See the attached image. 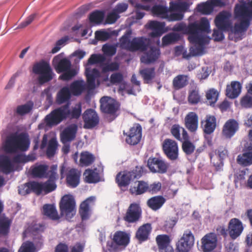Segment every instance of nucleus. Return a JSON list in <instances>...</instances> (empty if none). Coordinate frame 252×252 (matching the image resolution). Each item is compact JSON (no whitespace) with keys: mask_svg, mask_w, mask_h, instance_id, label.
<instances>
[{"mask_svg":"<svg viewBox=\"0 0 252 252\" xmlns=\"http://www.w3.org/2000/svg\"><path fill=\"white\" fill-rule=\"evenodd\" d=\"M33 107V103L31 101L17 106L16 112L20 115H25L31 111Z\"/></svg>","mask_w":252,"mask_h":252,"instance_id":"53","label":"nucleus"},{"mask_svg":"<svg viewBox=\"0 0 252 252\" xmlns=\"http://www.w3.org/2000/svg\"><path fill=\"white\" fill-rule=\"evenodd\" d=\"M120 17L119 15L117 14L113 10L112 12L109 13L105 20V24H111L114 23Z\"/></svg>","mask_w":252,"mask_h":252,"instance_id":"64","label":"nucleus"},{"mask_svg":"<svg viewBox=\"0 0 252 252\" xmlns=\"http://www.w3.org/2000/svg\"><path fill=\"white\" fill-rule=\"evenodd\" d=\"M165 24L163 22H159L156 21H151L148 23V27L153 30V32L150 33L151 37H159L163 32V28Z\"/></svg>","mask_w":252,"mask_h":252,"instance_id":"33","label":"nucleus"},{"mask_svg":"<svg viewBox=\"0 0 252 252\" xmlns=\"http://www.w3.org/2000/svg\"><path fill=\"white\" fill-rule=\"evenodd\" d=\"M95 198L91 196L81 204L80 214L83 220H86L89 215L90 205L95 201Z\"/></svg>","mask_w":252,"mask_h":252,"instance_id":"35","label":"nucleus"},{"mask_svg":"<svg viewBox=\"0 0 252 252\" xmlns=\"http://www.w3.org/2000/svg\"><path fill=\"white\" fill-rule=\"evenodd\" d=\"M135 7L136 8L135 16L137 19H141L144 15V13L141 11V10H145L148 11L150 9V7L149 6L142 5L140 4H137L135 5Z\"/></svg>","mask_w":252,"mask_h":252,"instance_id":"60","label":"nucleus"},{"mask_svg":"<svg viewBox=\"0 0 252 252\" xmlns=\"http://www.w3.org/2000/svg\"><path fill=\"white\" fill-rule=\"evenodd\" d=\"M100 102L101 110L104 113L113 114L118 109V103L110 97H102L100 100Z\"/></svg>","mask_w":252,"mask_h":252,"instance_id":"19","label":"nucleus"},{"mask_svg":"<svg viewBox=\"0 0 252 252\" xmlns=\"http://www.w3.org/2000/svg\"><path fill=\"white\" fill-rule=\"evenodd\" d=\"M239 124L234 119H229L224 124L222 131V135L226 138L232 137L238 130Z\"/></svg>","mask_w":252,"mask_h":252,"instance_id":"24","label":"nucleus"},{"mask_svg":"<svg viewBox=\"0 0 252 252\" xmlns=\"http://www.w3.org/2000/svg\"><path fill=\"white\" fill-rule=\"evenodd\" d=\"M32 71L35 74L39 75L38 81L41 85L49 81L53 78L52 69L47 62L36 63L33 65Z\"/></svg>","mask_w":252,"mask_h":252,"instance_id":"9","label":"nucleus"},{"mask_svg":"<svg viewBox=\"0 0 252 252\" xmlns=\"http://www.w3.org/2000/svg\"><path fill=\"white\" fill-rule=\"evenodd\" d=\"M174 31L181 32L189 34L188 39L190 42L202 44L208 40L205 33L211 32L210 22L205 17L202 18L199 22L189 24L188 26L183 23L176 24L172 29Z\"/></svg>","mask_w":252,"mask_h":252,"instance_id":"2","label":"nucleus"},{"mask_svg":"<svg viewBox=\"0 0 252 252\" xmlns=\"http://www.w3.org/2000/svg\"><path fill=\"white\" fill-rule=\"evenodd\" d=\"M117 45H110V44H105L102 47V51L104 53L110 56H113L116 52Z\"/></svg>","mask_w":252,"mask_h":252,"instance_id":"57","label":"nucleus"},{"mask_svg":"<svg viewBox=\"0 0 252 252\" xmlns=\"http://www.w3.org/2000/svg\"><path fill=\"white\" fill-rule=\"evenodd\" d=\"M148 184L143 181H138L134 183L130 189V191L132 194H141L148 190Z\"/></svg>","mask_w":252,"mask_h":252,"instance_id":"37","label":"nucleus"},{"mask_svg":"<svg viewBox=\"0 0 252 252\" xmlns=\"http://www.w3.org/2000/svg\"><path fill=\"white\" fill-rule=\"evenodd\" d=\"M66 175L67 184L73 188L77 187L80 182V172L74 168H68Z\"/></svg>","mask_w":252,"mask_h":252,"instance_id":"27","label":"nucleus"},{"mask_svg":"<svg viewBox=\"0 0 252 252\" xmlns=\"http://www.w3.org/2000/svg\"><path fill=\"white\" fill-rule=\"evenodd\" d=\"M140 73L146 83H149L155 76L154 69L152 68L141 70Z\"/></svg>","mask_w":252,"mask_h":252,"instance_id":"49","label":"nucleus"},{"mask_svg":"<svg viewBox=\"0 0 252 252\" xmlns=\"http://www.w3.org/2000/svg\"><path fill=\"white\" fill-rule=\"evenodd\" d=\"M241 89L242 85L239 82L232 81L230 85H227L226 95L230 98H235L240 94Z\"/></svg>","mask_w":252,"mask_h":252,"instance_id":"32","label":"nucleus"},{"mask_svg":"<svg viewBox=\"0 0 252 252\" xmlns=\"http://www.w3.org/2000/svg\"><path fill=\"white\" fill-rule=\"evenodd\" d=\"M86 87V84L84 81L77 80L71 84L70 90L72 94L78 95L85 91Z\"/></svg>","mask_w":252,"mask_h":252,"instance_id":"39","label":"nucleus"},{"mask_svg":"<svg viewBox=\"0 0 252 252\" xmlns=\"http://www.w3.org/2000/svg\"><path fill=\"white\" fill-rule=\"evenodd\" d=\"M228 229L230 237L235 239L241 235L244 227L242 222L239 220L233 218L230 220Z\"/></svg>","mask_w":252,"mask_h":252,"instance_id":"21","label":"nucleus"},{"mask_svg":"<svg viewBox=\"0 0 252 252\" xmlns=\"http://www.w3.org/2000/svg\"><path fill=\"white\" fill-rule=\"evenodd\" d=\"M235 17L238 20L237 23L232 30L230 38L233 35L240 36L243 32H245L250 26L252 19V0L248 3L237 4L235 6Z\"/></svg>","mask_w":252,"mask_h":252,"instance_id":"3","label":"nucleus"},{"mask_svg":"<svg viewBox=\"0 0 252 252\" xmlns=\"http://www.w3.org/2000/svg\"><path fill=\"white\" fill-rule=\"evenodd\" d=\"M151 229V225L149 223L143 225L138 229L136 234V237L139 241H145L148 239Z\"/></svg>","mask_w":252,"mask_h":252,"instance_id":"36","label":"nucleus"},{"mask_svg":"<svg viewBox=\"0 0 252 252\" xmlns=\"http://www.w3.org/2000/svg\"><path fill=\"white\" fill-rule=\"evenodd\" d=\"M188 6L187 3L180 2L173 5L171 8L173 10L179 11L178 12H173V13H181L183 15V13L187 9Z\"/></svg>","mask_w":252,"mask_h":252,"instance_id":"58","label":"nucleus"},{"mask_svg":"<svg viewBox=\"0 0 252 252\" xmlns=\"http://www.w3.org/2000/svg\"><path fill=\"white\" fill-rule=\"evenodd\" d=\"M95 35L98 40L105 41L111 37V34L105 31H97L95 32Z\"/></svg>","mask_w":252,"mask_h":252,"instance_id":"59","label":"nucleus"},{"mask_svg":"<svg viewBox=\"0 0 252 252\" xmlns=\"http://www.w3.org/2000/svg\"><path fill=\"white\" fill-rule=\"evenodd\" d=\"M156 241L159 248L163 250L169 245L170 240L167 235H159L156 237Z\"/></svg>","mask_w":252,"mask_h":252,"instance_id":"51","label":"nucleus"},{"mask_svg":"<svg viewBox=\"0 0 252 252\" xmlns=\"http://www.w3.org/2000/svg\"><path fill=\"white\" fill-rule=\"evenodd\" d=\"M210 38L208 37V40L205 42H203L202 44H199L192 43L194 45L190 47L189 54H187V51L184 50L182 54L183 57L185 59H189L191 56L202 55L203 53L204 45L207 44Z\"/></svg>","mask_w":252,"mask_h":252,"instance_id":"28","label":"nucleus"},{"mask_svg":"<svg viewBox=\"0 0 252 252\" xmlns=\"http://www.w3.org/2000/svg\"><path fill=\"white\" fill-rule=\"evenodd\" d=\"M29 146V140L23 134L11 133L5 137L2 134L0 150L9 154L0 155V171L8 174L19 170L20 163L33 161L35 158L33 156H26L22 154H13L18 151L27 150Z\"/></svg>","mask_w":252,"mask_h":252,"instance_id":"1","label":"nucleus"},{"mask_svg":"<svg viewBox=\"0 0 252 252\" xmlns=\"http://www.w3.org/2000/svg\"><path fill=\"white\" fill-rule=\"evenodd\" d=\"M141 214L139 206L137 204H131L128 208L125 220L128 222H134L138 220Z\"/></svg>","mask_w":252,"mask_h":252,"instance_id":"31","label":"nucleus"},{"mask_svg":"<svg viewBox=\"0 0 252 252\" xmlns=\"http://www.w3.org/2000/svg\"><path fill=\"white\" fill-rule=\"evenodd\" d=\"M203 131L205 133L211 134L216 127V119L214 116L207 115L205 119L201 122Z\"/></svg>","mask_w":252,"mask_h":252,"instance_id":"30","label":"nucleus"},{"mask_svg":"<svg viewBox=\"0 0 252 252\" xmlns=\"http://www.w3.org/2000/svg\"><path fill=\"white\" fill-rule=\"evenodd\" d=\"M189 77L187 75H179L173 80V85L176 89H179L186 86L188 83Z\"/></svg>","mask_w":252,"mask_h":252,"instance_id":"43","label":"nucleus"},{"mask_svg":"<svg viewBox=\"0 0 252 252\" xmlns=\"http://www.w3.org/2000/svg\"><path fill=\"white\" fill-rule=\"evenodd\" d=\"M251 95L247 93L241 98L240 104L243 107L252 108V95Z\"/></svg>","mask_w":252,"mask_h":252,"instance_id":"56","label":"nucleus"},{"mask_svg":"<svg viewBox=\"0 0 252 252\" xmlns=\"http://www.w3.org/2000/svg\"><path fill=\"white\" fill-rule=\"evenodd\" d=\"M206 95L208 103L212 105L217 102L219 96V93L215 89H211L207 91Z\"/></svg>","mask_w":252,"mask_h":252,"instance_id":"52","label":"nucleus"},{"mask_svg":"<svg viewBox=\"0 0 252 252\" xmlns=\"http://www.w3.org/2000/svg\"><path fill=\"white\" fill-rule=\"evenodd\" d=\"M194 236L189 230L184 232L176 244L178 252H189L194 244Z\"/></svg>","mask_w":252,"mask_h":252,"instance_id":"14","label":"nucleus"},{"mask_svg":"<svg viewBox=\"0 0 252 252\" xmlns=\"http://www.w3.org/2000/svg\"><path fill=\"white\" fill-rule=\"evenodd\" d=\"M129 243V237L126 233L118 231L115 233L113 241L107 243V247L111 252H117L125 248Z\"/></svg>","mask_w":252,"mask_h":252,"instance_id":"10","label":"nucleus"},{"mask_svg":"<svg viewBox=\"0 0 252 252\" xmlns=\"http://www.w3.org/2000/svg\"><path fill=\"white\" fill-rule=\"evenodd\" d=\"M56 188L55 183L48 181L44 183L32 182L21 185L19 187V193L21 195H26L33 191L37 194H46L54 190Z\"/></svg>","mask_w":252,"mask_h":252,"instance_id":"7","label":"nucleus"},{"mask_svg":"<svg viewBox=\"0 0 252 252\" xmlns=\"http://www.w3.org/2000/svg\"><path fill=\"white\" fill-rule=\"evenodd\" d=\"M146 39L144 38H135L131 41L128 39V35H123L120 41V46L130 51L142 50L145 48Z\"/></svg>","mask_w":252,"mask_h":252,"instance_id":"11","label":"nucleus"},{"mask_svg":"<svg viewBox=\"0 0 252 252\" xmlns=\"http://www.w3.org/2000/svg\"><path fill=\"white\" fill-rule=\"evenodd\" d=\"M237 160L241 164L244 165L252 164V143L242 155L238 156Z\"/></svg>","mask_w":252,"mask_h":252,"instance_id":"34","label":"nucleus"},{"mask_svg":"<svg viewBox=\"0 0 252 252\" xmlns=\"http://www.w3.org/2000/svg\"><path fill=\"white\" fill-rule=\"evenodd\" d=\"M234 13H235V10H234ZM235 18L237 20L236 24L238 20L235 17ZM231 14L230 12L226 11H223L220 12L216 17L214 22L216 26L219 29H220L222 31H227L228 29H230V32L229 34V38L235 41H238L242 38V36L244 34L245 32H243L240 37H237V35H233V39L230 38V35L232 32V30L234 28L235 25L233 27H231L232 25V21H231Z\"/></svg>","mask_w":252,"mask_h":252,"instance_id":"8","label":"nucleus"},{"mask_svg":"<svg viewBox=\"0 0 252 252\" xmlns=\"http://www.w3.org/2000/svg\"><path fill=\"white\" fill-rule=\"evenodd\" d=\"M85 180L89 183H95L99 181V175L96 169H87L84 173Z\"/></svg>","mask_w":252,"mask_h":252,"instance_id":"44","label":"nucleus"},{"mask_svg":"<svg viewBox=\"0 0 252 252\" xmlns=\"http://www.w3.org/2000/svg\"><path fill=\"white\" fill-rule=\"evenodd\" d=\"M148 41L146 39L145 48L142 51L146 50L141 58V61L146 64H149L155 61L159 55V51L154 47H147Z\"/></svg>","mask_w":252,"mask_h":252,"instance_id":"18","label":"nucleus"},{"mask_svg":"<svg viewBox=\"0 0 252 252\" xmlns=\"http://www.w3.org/2000/svg\"><path fill=\"white\" fill-rule=\"evenodd\" d=\"M11 224V220L8 218L3 216L0 217V233L6 234L8 233L9 226Z\"/></svg>","mask_w":252,"mask_h":252,"instance_id":"50","label":"nucleus"},{"mask_svg":"<svg viewBox=\"0 0 252 252\" xmlns=\"http://www.w3.org/2000/svg\"><path fill=\"white\" fill-rule=\"evenodd\" d=\"M200 98V96L198 94V91L193 90L189 94L188 100L189 103L191 104H196L199 101Z\"/></svg>","mask_w":252,"mask_h":252,"instance_id":"63","label":"nucleus"},{"mask_svg":"<svg viewBox=\"0 0 252 252\" xmlns=\"http://www.w3.org/2000/svg\"><path fill=\"white\" fill-rule=\"evenodd\" d=\"M224 3L221 0H208L206 2L198 5V11L204 14H210L212 13L215 7L222 6Z\"/></svg>","mask_w":252,"mask_h":252,"instance_id":"22","label":"nucleus"},{"mask_svg":"<svg viewBox=\"0 0 252 252\" xmlns=\"http://www.w3.org/2000/svg\"><path fill=\"white\" fill-rule=\"evenodd\" d=\"M18 252H35V247L32 242L26 241L22 244Z\"/></svg>","mask_w":252,"mask_h":252,"instance_id":"55","label":"nucleus"},{"mask_svg":"<svg viewBox=\"0 0 252 252\" xmlns=\"http://www.w3.org/2000/svg\"><path fill=\"white\" fill-rule=\"evenodd\" d=\"M171 132L173 136L178 140H181V135L184 140L188 138V133L186 130L178 125H174L172 126Z\"/></svg>","mask_w":252,"mask_h":252,"instance_id":"40","label":"nucleus"},{"mask_svg":"<svg viewBox=\"0 0 252 252\" xmlns=\"http://www.w3.org/2000/svg\"><path fill=\"white\" fill-rule=\"evenodd\" d=\"M180 35L178 33L171 32L166 34L162 37V45L166 46L175 43L179 40Z\"/></svg>","mask_w":252,"mask_h":252,"instance_id":"47","label":"nucleus"},{"mask_svg":"<svg viewBox=\"0 0 252 252\" xmlns=\"http://www.w3.org/2000/svg\"><path fill=\"white\" fill-rule=\"evenodd\" d=\"M43 212L44 215L50 219L57 220L59 219V216L55 207L53 205L46 204L43 207Z\"/></svg>","mask_w":252,"mask_h":252,"instance_id":"41","label":"nucleus"},{"mask_svg":"<svg viewBox=\"0 0 252 252\" xmlns=\"http://www.w3.org/2000/svg\"><path fill=\"white\" fill-rule=\"evenodd\" d=\"M165 202L163 197L160 196H157L150 198L147 202L149 207L154 210L160 208Z\"/></svg>","mask_w":252,"mask_h":252,"instance_id":"42","label":"nucleus"},{"mask_svg":"<svg viewBox=\"0 0 252 252\" xmlns=\"http://www.w3.org/2000/svg\"><path fill=\"white\" fill-rule=\"evenodd\" d=\"M77 126L75 124H71L65 127L61 133V140L63 144L73 141L77 131Z\"/></svg>","mask_w":252,"mask_h":252,"instance_id":"23","label":"nucleus"},{"mask_svg":"<svg viewBox=\"0 0 252 252\" xmlns=\"http://www.w3.org/2000/svg\"><path fill=\"white\" fill-rule=\"evenodd\" d=\"M198 122V116L195 112H189L185 117V126L189 131L191 132H194L197 129Z\"/></svg>","mask_w":252,"mask_h":252,"instance_id":"29","label":"nucleus"},{"mask_svg":"<svg viewBox=\"0 0 252 252\" xmlns=\"http://www.w3.org/2000/svg\"><path fill=\"white\" fill-rule=\"evenodd\" d=\"M153 14L158 17L167 19L169 21H179L183 19L184 15L181 13H172L167 7L161 5H156L152 9Z\"/></svg>","mask_w":252,"mask_h":252,"instance_id":"13","label":"nucleus"},{"mask_svg":"<svg viewBox=\"0 0 252 252\" xmlns=\"http://www.w3.org/2000/svg\"><path fill=\"white\" fill-rule=\"evenodd\" d=\"M93 155L88 152H83L80 155L79 164L81 166H88L94 160Z\"/></svg>","mask_w":252,"mask_h":252,"instance_id":"46","label":"nucleus"},{"mask_svg":"<svg viewBox=\"0 0 252 252\" xmlns=\"http://www.w3.org/2000/svg\"><path fill=\"white\" fill-rule=\"evenodd\" d=\"M52 64L57 72H63L59 77L62 80H69L77 74V69L71 67V62L66 58H63L61 55L53 58Z\"/></svg>","mask_w":252,"mask_h":252,"instance_id":"6","label":"nucleus"},{"mask_svg":"<svg viewBox=\"0 0 252 252\" xmlns=\"http://www.w3.org/2000/svg\"><path fill=\"white\" fill-rule=\"evenodd\" d=\"M104 61V58L103 56L98 54H93L89 59L88 63L86 64L85 72L89 89H93L99 84L100 72L95 68H91V65L102 63Z\"/></svg>","mask_w":252,"mask_h":252,"instance_id":"5","label":"nucleus"},{"mask_svg":"<svg viewBox=\"0 0 252 252\" xmlns=\"http://www.w3.org/2000/svg\"><path fill=\"white\" fill-rule=\"evenodd\" d=\"M71 92L68 87H63L58 93L57 102L62 104L69 100L71 96Z\"/></svg>","mask_w":252,"mask_h":252,"instance_id":"38","label":"nucleus"},{"mask_svg":"<svg viewBox=\"0 0 252 252\" xmlns=\"http://www.w3.org/2000/svg\"><path fill=\"white\" fill-rule=\"evenodd\" d=\"M142 173L141 168L136 167L135 169L132 171H125L120 173L117 176L116 181L120 186H125L127 185L131 180L140 178Z\"/></svg>","mask_w":252,"mask_h":252,"instance_id":"15","label":"nucleus"},{"mask_svg":"<svg viewBox=\"0 0 252 252\" xmlns=\"http://www.w3.org/2000/svg\"><path fill=\"white\" fill-rule=\"evenodd\" d=\"M104 17V12L101 11H95L90 15L89 19L91 23L95 24H100Z\"/></svg>","mask_w":252,"mask_h":252,"instance_id":"48","label":"nucleus"},{"mask_svg":"<svg viewBox=\"0 0 252 252\" xmlns=\"http://www.w3.org/2000/svg\"><path fill=\"white\" fill-rule=\"evenodd\" d=\"M148 166L153 173H164L168 168V164L163 160L158 158H149L148 160Z\"/></svg>","mask_w":252,"mask_h":252,"instance_id":"20","label":"nucleus"},{"mask_svg":"<svg viewBox=\"0 0 252 252\" xmlns=\"http://www.w3.org/2000/svg\"><path fill=\"white\" fill-rule=\"evenodd\" d=\"M119 64L116 62L111 63L104 64L102 67L103 72L113 71L118 69Z\"/></svg>","mask_w":252,"mask_h":252,"instance_id":"62","label":"nucleus"},{"mask_svg":"<svg viewBox=\"0 0 252 252\" xmlns=\"http://www.w3.org/2000/svg\"><path fill=\"white\" fill-rule=\"evenodd\" d=\"M201 249L203 252H211L216 247L218 239L216 234L209 233L206 234L201 240Z\"/></svg>","mask_w":252,"mask_h":252,"instance_id":"16","label":"nucleus"},{"mask_svg":"<svg viewBox=\"0 0 252 252\" xmlns=\"http://www.w3.org/2000/svg\"><path fill=\"white\" fill-rule=\"evenodd\" d=\"M61 213L65 216L67 220H69L75 215V203L73 196L71 195L63 196L60 203Z\"/></svg>","mask_w":252,"mask_h":252,"instance_id":"12","label":"nucleus"},{"mask_svg":"<svg viewBox=\"0 0 252 252\" xmlns=\"http://www.w3.org/2000/svg\"><path fill=\"white\" fill-rule=\"evenodd\" d=\"M185 141L183 143L182 148L183 151L187 154H191L194 150V146L189 141L185 140Z\"/></svg>","mask_w":252,"mask_h":252,"instance_id":"61","label":"nucleus"},{"mask_svg":"<svg viewBox=\"0 0 252 252\" xmlns=\"http://www.w3.org/2000/svg\"><path fill=\"white\" fill-rule=\"evenodd\" d=\"M48 169V166L46 165H37L32 168V172L34 176L43 178L47 176Z\"/></svg>","mask_w":252,"mask_h":252,"instance_id":"45","label":"nucleus"},{"mask_svg":"<svg viewBox=\"0 0 252 252\" xmlns=\"http://www.w3.org/2000/svg\"><path fill=\"white\" fill-rule=\"evenodd\" d=\"M57 141L56 138H52L49 140L46 154L48 157H51L55 154L57 148Z\"/></svg>","mask_w":252,"mask_h":252,"instance_id":"54","label":"nucleus"},{"mask_svg":"<svg viewBox=\"0 0 252 252\" xmlns=\"http://www.w3.org/2000/svg\"><path fill=\"white\" fill-rule=\"evenodd\" d=\"M83 118L85 122V128H92L98 122V116L95 112L93 110L86 111L84 114Z\"/></svg>","mask_w":252,"mask_h":252,"instance_id":"26","label":"nucleus"},{"mask_svg":"<svg viewBox=\"0 0 252 252\" xmlns=\"http://www.w3.org/2000/svg\"><path fill=\"white\" fill-rule=\"evenodd\" d=\"M81 112V104H76L71 113L69 112L67 106L61 107L53 111L45 118L47 125H56L61 122L67 116L70 115L72 118H78Z\"/></svg>","mask_w":252,"mask_h":252,"instance_id":"4","label":"nucleus"},{"mask_svg":"<svg viewBox=\"0 0 252 252\" xmlns=\"http://www.w3.org/2000/svg\"><path fill=\"white\" fill-rule=\"evenodd\" d=\"M141 127L139 125H134L132 127L126 138V142L133 145L138 144L141 138Z\"/></svg>","mask_w":252,"mask_h":252,"instance_id":"25","label":"nucleus"},{"mask_svg":"<svg viewBox=\"0 0 252 252\" xmlns=\"http://www.w3.org/2000/svg\"><path fill=\"white\" fill-rule=\"evenodd\" d=\"M162 148L166 156L171 160H175L178 156V148L177 143L171 139L164 140Z\"/></svg>","mask_w":252,"mask_h":252,"instance_id":"17","label":"nucleus"}]
</instances>
